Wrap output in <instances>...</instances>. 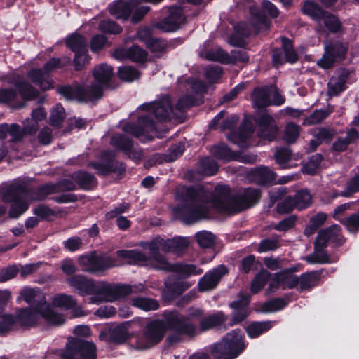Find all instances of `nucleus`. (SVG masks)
<instances>
[{
    "label": "nucleus",
    "instance_id": "f257e3e1",
    "mask_svg": "<svg viewBox=\"0 0 359 359\" xmlns=\"http://www.w3.org/2000/svg\"><path fill=\"white\" fill-rule=\"evenodd\" d=\"M194 104V99L191 96L181 97L176 106L173 108L170 105L168 95H164L152 102L144 103L139 107L143 112L140 115L137 124L127 123L123 127L126 133L134 137H142V140H150L153 137L155 130V122L151 115L155 116L157 119L165 120L170 118H177L186 108Z\"/></svg>",
    "mask_w": 359,
    "mask_h": 359
},
{
    "label": "nucleus",
    "instance_id": "f03ea898",
    "mask_svg": "<svg viewBox=\"0 0 359 359\" xmlns=\"http://www.w3.org/2000/svg\"><path fill=\"white\" fill-rule=\"evenodd\" d=\"M201 314L198 309L191 310L185 318L177 311H165L163 313L165 322L154 320L147 325L144 333L137 339L135 348L139 350L147 349L159 343L166 330H172L181 334H195L196 327L189 320L191 317Z\"/></svg>",
    "mask_w": 359,
    "mask_h": 359
},
{
    "label": "nucleus",
    "instance_id": "7ed1b4c3",
    "mask_svg": "<svg viewBox=\"0 0 359 359\" xmlns=\"http://www.w3.org/2000/svg\"><path fill=\"white\" fill-rule=\"evenodd\" d=\"M25 301L30 308L18 310V318L24 326H32L37 324L41 318L53 325L64 323L62 315L53 311L46 302L43 292L39 289L24 287L20 292L17 302Z\"/></svg>",
    "mask_w": 359,
    "mask_h": 359
},
{
    "label": "nucleus",
    "instance_id": "20e7f679",
    "mask_svg": "<svg viewBox=\"0 0 359 359\" xmlns=\"http://www.w3.org/2000/svg\"><path fill=\"white\" fill-rule=\"evenodd\" d=\"M95 82L87 88L79 86H64L57 92L67 100H77L79 102H95L102 97L104 90L109 86L114 76L111 66L102 63L95 66L92 72Z\"/></svg>",
    "mask_w": 359,
    "mask_h": 359
},
{
    "label": "nucleus",
    "instance_id": "39448f33",
    "mask_svg": "<svg viewBox=\"0 0 359 359\" xmlns=\"http://www.w3.org/2000/svg\"><path fill=\"white\" fill-rule=\"evenodd\" d=\"M27 190L24 187L11 184L1 187L0 196L3 201L12 203L9 215L12 218H18L27 209L30 202L42 200L46 195L55 190L53 185L47 184L36 189Z\"/></svg>",
    "mask_w": 359,
    "mask_h": 359
},
{
    "label": "nucleus",
    "instance_id": "423d86ee",
    "mask_svg": "<svg viewBox=\"0 0 359 359\" xmlns=\"http://www.w3.org/2000/svg\"><path fill=\"white\" fill-rule=\"evenodd\" d=\"M259 198L257 189L248 188L233 198L229 196V188L220 186L215 189L212 204L219 211L234 213L254 205Z\"/></svg>",
    "mask_w": 359,
    "mask_h": 359
},
{
    "label": "nucleus",
    "instance_id": "0eeeda50",
    "mask_svg": "<svg viewBox=\"0 0 359 359\" xmlns=\"http://www.w3.org/2000/svg\"><path fill=\"white\" fill-rule=\"evenodd\" d=\"M185 201L175 208L176 215L185 223L191 224L206 217L209 208L201 191L187 190Z\"/></svg>",
    "mask_w": 359,
    "mask_h": 359
},
{
    "label": "nucleus",
    "instance_id": "6e6552de",
    "mask_svg": "<svg viewBox=\"0 0 359 359\" xmlns=\"http://www.w3.org/2000/svg\"><path fill=\"white\" fill-rule=\"evenodd\" d=\"M144 289L141 286L137 289L136 286L128 285H116L104 282H97L94 294L90 297L91 303L100 304L102 302H113L133 292H137Z\"/></svg>",
    "mask_w": 359,
    "mask_h": 359
},
{
    "label": "nucleus",
    "instance_id": "1a4fd4ad",
    "mask_svg": "<svg viewBox=\"0 0 359 359\" xmlns=\"http://www.w3.org/2000/svg\"><path fill=\"white\" fill-rule=\"evenodd\" d=\"M71 62L69 57L62 58H52L47 62L43 69H33L28 74V78L43 91L49 90L54 88L53 80L50 76V73L58 68H61Z\"/></svg>",
    "mask_w": 359,
    "mask_h": 359
},
{
    "label": "nucleus",
    "instance_id": "9d476101",
    "mask_svg": "<svg viewBox=\"0 0 359 359\" xmlns=\"http://www.w3.org/2000/svg\"><path fill=\"white\" fill-rule=\"evenodd\" d=\"M244 348L243 334L240 330H234L215 345L213 354L218 359H234Z\"/></svg>",
    "mask_w": 359,
    "mask_h": 359
},
{
    "label": "nucleus",
    "instance_id": "9b49d317",
    "mask_svg": "<svg viewBox=\"0 0 359 359\" xmlns=\"http://www.w3.org/2000/svg\"><path fill=\"white\" fill-rule=\"evenodd\" d=\"M140 245L144 249L149 250V257H147L142 252L137 250H118L116 254L119 257L126 259L129 264L148 266L155 269V267L151 264V259L156 257H163L158 253V250H161L160 237L155 238L150 242H141ZM156 269H157L156 268Z\"/></svg>",
    "mask_w": 359,
    "mask_h": 359
},
{
    "label": "nucleus",
    "instance_id": "f8f14e48",
    "mask_svg": "<svg viewBox=\"0 0 359 359\" xmlns=\"http://www.w3.org/2000/svg\"><path fill=\"white\" fill-rule=\"evenodd\" d=\"M62 359H96L95 345L79 338H70Z\"/></svg>",
    "mask_w": 359,
    "mask_h": 359
},
{
    "label": "nucleus",
    "instance_id": "ddd939ff",
    "mask_svg": "<svg viewBox=\"0 0 359 359\" xmlns=\"http://www.w3.org/2000/svg\"><path fill=\"white\" fill-rule=\"evenodd\" d=\"M348 49V44L346 42L334 41L325 43L324 53L317 65L323 69H330L345 58Z\"/></svg>",
    "mask_w": 359,
    "mask_h": 359
},
{
    "label": "nucleus",
    "instance_id": "4468645a",
    "mask_svg": "<svg viewBox=\"0 0 359 359\" xmlns=\"http://www.w3.org/2000/svg\"><path fill=\"white\" fill-rule=\"evenodd\" d=\"M79 264L86 272L97 273L116 266L115 260L109 256H97L95 253L79 257Z\"/></svg>",
    "mask_w": 359,
    "mask_h": 359
},
{
    "label": "nucleus",
    "instance_id": "2eb2a0df",
    "mask_svg": "<svg viewBox=\"0 0 359 359\" xmlns=\"http://www.w3.org/2000/svg\"><path fill=\"white\" fill-rule=\"evenodd\" d=\"M252 99L253 104L257 108L265 107L268 105H280L285 99L279 94L276 87L271 86L264 88H255Z\"/></svg>",
    "mask_w": 359,
    "mask_h": 359
},
{
    "label": "nucleus",
    "instance_id": "dca6fc26",
    "mask_svg": "<svg viewBox=\"0 0 359 359\" xmlns=\"http://www.w3.org/2000/svg\"><path fill=\"white\" fill-rule=\"evenodd\" d=\"M151 260V264L157 269L174 271L183 277L199 275L203 273L201 269L194 264L182 263L171 264L167 262L165 257H156Z\"/></svg>",
    "mask_w": 359,
    "mask_h": 359
},
{
    "label": "nucleus",
    "instance_id": "f3484780",
    "mask_svg": "<svg viewBox=\"0 0 359 359\" xmlns=\"http://www.w3.org/2000/svg\"><path fill=\"white\" fill-rule=\"evenodd\" d=\"M297 271V267L293 266L276 273L269 283L271 291L273 292L274 289L278 287L287 290L292 289L297 286L299 279L294 274Z\"/></svg>",
    "mask_w": 359,
    "mask_h": 359
},
{
    "label": "nucleus",
    "instance_id": "a211bd4d",
    "mask_svg": "<svg viewBox=\"0 0 359 359\" xmlns=\"http://www.w3.org/2000/svg\"><path fill=\"white\" fill-rule=\"evenodd\" d=\"M211 153L216 158L224 161L236 160L245 163H252L256 161L257 156L255 154L247 153H233L225 145L215 146L211 149Z\"/></svg>",
    "mask_w": 359,
    "mask_h": 359
},
{
    "label": "nucleus",
    "instance_id": "6ab92c4d",
    "mask_svg": "<svg viewBox=\"0 0 359 359\" xmlns=\"http://www.w3.org/2000/svg\"><path fill=\"white\" fill-rule=\"evenodd\" d=\"M69 286L81 296L94 294L97 282L82 275L72 276L66 279Z\"/></svg>",
    "mask_w": 359,
    "mask_h": 359
},
{
    "label": "nucleus",
    "instance_id": "aec40b11",
    "mask_svg": "<svg viewBox=\"0 0 359 359\" xmlns=\"http://www.w3.org/2000/svg\"><path fill=\"white\" fill-rule=\"evenodd\" d=\"M228 273L224 265H219L212 271L207 272L199 280L198 286L201 292L214 290L222 278Z\"/></svg>",
    "mask_w": 359,
    "mask_h": 359
},
{
    "label": "nucleus",
    "instance_id": "412c9836",
    "mask_svg": "<svg viewBox=\"0 0 359 359\" xmlns=\"http://www.w3.org/2000/svg\"><path fill=\"white\" fill-rule=\"evenodd\" d=\"M111 144L125 152L128 157L135 162L140 161L143 156L142 151L137 147H133L130 140L124 135H116L112 137Z\"/></svg>",
    "mask_w": 359,
    "mask_h": 359
},
{
    "label": "nucleus",
    "instance_id": "4be33fe9",
    "mask_svg": "<svg viewBox=\"0 0 359 359\" xmlns=\"http://www.w3.org/2000/svg\"><path fill=\"white\" fill-rule=\"evenodd\" d=\"M256 123L259 126L257 132L259 137L269 141L275 140L278 128L270 115L263 112L257 117Z\"/></svg>",
    "mask_w": 359,
    "mask_h": 359
},
{
    "label": "nucleus",
    "instance_id": "5701e85b",
    "mask_svg": "<svg viewBox=\"0 0 359 359\" xmlns=\"http://www.w3.org/2000/svg\"><path fill=\"white\" fill-rule=\"evenodd\" d=\"M168 16L156 25V27L163 32H169L177 30L184 20V16L179 7H170Z\"/></svg>",
    "mask_w": 359,
    "mask_h": 359
},
{
    "label": "nucleus",
    "instance_id": "b1692460",
    "mask_svg": "<svg viewBox=\"0 0 359 359\" xmlns=\"http://www.w3.org/2000/svg\"><path fill=\"white\" fill-rule=\"evenodd\" d=\"M316 248H324L328 243H334L341 244L344 242V238L341 236V228L334 224L329 228L320 231L316 238Z\"/></svg>",
    "mask_w": 359,
    "mask_h": 359
},
{
    "label": "nucleus",
    "instance_id": "393cba45",
    "mask_svg": "<svg viewBox=\"0 0 359 359\" xmlns=\"http://www.w3.org/2000/svg\"><path fill=\"white\" fill-rule=\"evenodd\" d=\"M194 309H191L189 310V313H190V311ZM198 309L199 310V309ZM200 311H201L200 315H198L197 316H194V317H191L189 320L196 327V328L197 330V332H196V334H195V335L199 334L201 332H205L208 330L212 329L215 327L220 325L222 323H224L226 320V318H225L224 315L222 312H217L216 313L209 315V316L201 319L200 323H199V328H197L196 325L193 323V320L194 318H196L202 315L203 312L201 309H200ZM189 314V313H188L187 316H184L185 318H188ZM189 335L194 336V334H189Z\"/></svg>",
    "mask_w": 359,
    "mask_h": 359
},
{
    "label": "nucleus",
    "instance_id": "a878e982",
    "mask_svg": "<svg viewBox=\"0 0 359 359\" xmlns=\"http://www.w3.org/2000/svg\"><path fill=\"white\" fill-rule=\"evenodd\" d=\"M283 51L275 50L273 53V60L276 65L285 62L294 63L297 60V55L293 48L292 42L286 38H282Z\"/></svg>",
    "mask_w": 359,
    "mask_h": 359
},
{
    "label": "nucleus",
    "instance_id": "bb28decb",
    "mask_svg": "<svg viewBox=\"0 0 359 359\" xmlns=\"http://www.w3.org/2000/svg\"><path fill=\"white\" fill-rule=\"evenodd\" d=\"M6 82L14 85L21 96L25 100H34L38 97L39 90L33 87L27 81L20 78L19 76L13 74L12 76L6 78Z\"/></svg>",
    "mask_w": 359,
    "mask_h": 359
},
{
    "label": "nucleus",
    "instance_id": "cd10ccee",
    "mask_svg": "<svg viewBox=\"0 0 359 359\" xmlns=\"http://www.w3.org/2000/svg\"><path fill=\"white\" fill-rule=\"evenodd\" d=\"M138 4L137 0H132L128 4L123 2L122 0H117L109 6V10L110 14L116 18L126 20L130 16L132 9Z\"/></svg>",
    "mask_w": 359,
    "mask_h": 359
},
{
    "label": "nucleus",
    "instance_id": "c85d7f7f",
    "mask_svg": "<svg viewBox=\"0 0 359 359\" xmlns=\"http://www.w3.org/2000/svg\"><path fill=\"white\" fill-rule=\"evenodd\" d=\"M118 60L129 59L135 62H143L147 58V53L139 46H133L130 48H118L114 53Z\"/></svg>",
    "mask_w": 359,
    "mask_h": 359
},
{
    "label": "nucleus",
    "instance_id": "c756f323",
    "mask_svg": "<svg viewBox=\"0 0 359 359\" xmlns=\"http://www.w3.org/2000/svg\"><path fill=\"white\" fill-rule=\"evenodd\" d=\"M250 302L249 295H241L240 299L231 303V307L235 309V313L231 319V325L243 321L249 314L248 305Z\"/></svg>",
    "mask_w": 359,
    "mask_h": 359
},
{
    "label": "nucleus",
    "instance_id": "7c9ffc66",
    "mask_svg": "<svg viewBox=\"0 0 359 359\" xmlns=\"http://www.w3.org/2000/svg\"><path fill=\"white\" fill-rule=\"evenodd\" d=\"M252 180L257 183L264 184L275 180V172L267 167H259L252 170Z\"/></svg>",
    "mask_w": 359,
    "mask_h": 359
},
{
    "label": "nucleus",
    "instance_id": "2f4dec72",
    "mask_svg": "<svg viewBox=\"0 0 359 359\" xmlns=\"http://www.w3.org/2000/svg\"><path fill=\"white\" fill-rule=\"evenodd\" d=\"M302 11L305 15H309L311 19L321 25V18L323 17L325 11L319 5L313 1H307L302 7Z\"/></svg>",
    "mask_w": 359,
    "mask_h": 359
},
{
    "label": "nucleus",
    "instance_id": "473e14b6",
    "mask_svg": "<svg viewBox=\"0 0 359 359\" xmlns=\"http://www.w3.org/2000/svg\"><path fill=\"white\" fill-rule=\"evenodd\" d=\"M201 57L205 58L208 60L217 61L225 62L228 60L229 56L222 49L216 47L208 50L205 48H201L199 51Z\"/></svg>",
    "mask_w": 359,
    "mask_h": 359
},
{
    "label": "nucleus",
    "instance_id": "72a5a7b5",
    "mask_svg": "<svg viewBox=\"0 0 359 359\" xmlns=\"http://www.w3.org/2000/svg\"><path fill=\"white\" fill-rule=\"evenodd\" d=\"M250 34V31L245 23L241 22L235 27V33L229 38V43L233 46H243L244 39Z\"/></svg>",
    "mask_w": 359,
    "mask_h": 359
},
{
    "label": "nucleus",
    "instance_id": "f704fd0d",
    "mask_svg": "<svg viewBox=\"0 0 359 359\" xmlns=\"http://www.w3.org/2000/svg\"><path fill=\"white\" fill-rule=\"evenodd\" d=\"M66 46L74 53L87 48V40L81 35L74 33L66 39Z\"/></svg>",
    "mask_w": 359,
    "mask_h": 359
},
{
    "label": "nucleus",
    "instance_id": "c9c22d12",
    "mask_svg": "<svg viewBox=\"0 0 359 359\" xmlns=\"http://www.w3.org/2000/svg\"><path fill=\"white\" fill-rule=\"evenodd\" d=\"M272 326L271 321L254 322L246 327V332L250 338H255L269 330Z\"/></svg>",
    "mask_w": 359,
    "mask_h": 359
},
{
    "label": "nucleus",
    "instance_id": "e433bc0d",
    "mask_svg": "<svg viewBox=\"0 0 359 359\" xmlns=\"http://www.w3.org/2000/svg\"><path fill=\"white\" fill-rule=\"evenodd\" d=\"M358 137V133L355 129H351L347 132L345 138H339L333 143V149L337 151H344L348 145L355 142Z\"/></svg>",
    "mask_w": 359,
    "mask_h": 359
},
{
    "label": "nucleus",
    "instance_id": "4c0bfd02",
    "mask_svg": "<svg viewBox=\"0 0 359 359\" xmlns=\"http://www.w3.org/2000/svg\"><path fill=\"white\" fill-rule=\"evenodd\" d=\"M128 323H123L117 325L111 330L110 338L116 343H122L128 339L130 337Z\"/></svg>",
    "mask_w": 359,
    "mask_h": 359
},
{
    "label": "nucleus",
    "instance_id": "58836bf2",
    "mask_svg": "<svg viewBox=\"0 0 359 359\" xmlns=\"http://www.w3.org/2000/svg\"><path fill=\"white\" fill-rule=\"evenodd\" d=\"M332 111V107L330 106L324 109L316 110L309 117L304 119L303 124L306 126L318 124L326 118Z\"/></svg>",
    "mask_w": 359,
    "mask_h": 359
},
{
    "label": "nucleus",
    "instance_id": "ea45409f",
    "mask_svg": "<svg viewBox=\"0 0 359 359\" xmlns=\"http://www.w3.org/2000/svg\"><path fill=\"white\" fill-rule=\"evenodd\" d=\"M52 304L56 307H60L65 309H70L76 306V299L71 295L59 294L55 295L53 297Z\"/></svg>",
    "mask_w": 359,
    "mask_h": 359
},
{
    "label": "nucleus",
    "instance_id": "a19ab883",
    "mask_svg": "<svg viewBox=\"0 0 359 359\" xmlns=\"http://www.w3.org/2000/svg\"><path fill=\"white\" fill-rule=\"evenodd\" d=\"M131 302L134 306L146 311L156 310L159 306L156 300L147 297H137L132 299Z\"/></svg>",
    "mask_w": 359,
    "mask_h": 359
},
{
    "label": "nucleus",
    "instance_id": "79ce46f5",
    "mask_svg": "<svg viewBox=\"0 0 359 359\" xmlns=\"http://www.w3.org/2000/svg\"><path fill=\"white\" fill-rule=\"evenodd\" d=\"M138 38L140 40L146 41L147 46L152 50L156 51L162 50L163 44L158 39L150 38V30L149 29H143L138 32Z\"/></svg>",
    "mask_w": 359,
    "mask_h": 359
},
{
    "label": "nucleus",
    "instance_id": "37998d69",
    "mask_svg": "<svg viewBox=\"0 0 359 359\" xmlns=\"http://www.w3.org/2000/svg\"><path fill=\"white\" fill-rule=\"evenodd\" d=\"M270 276L271 273L268 271L261 270L251 283V292L254 294L259 292L266 285Z\"/></svg>",
    "mask_w": 359,
    "mask_h": 359
},
{
    "label": "nucleus",
    "instance_id": "c03bdc74",
    "mask_svg": "<svg viewBox=\"0 0 359 359\" xmlns=\"http://www.w3.org/2000/svg\"><path fill=\"white\" fill-rule=\"evenodd\" d=\"M299 283L302 290H308L318 284L320 274L318 272H311L302 274Z\"/></svg>",
    "mask_w": 359,
    "mask_h": 359
},
{
    "label": "nucleus",
    "instance_id": "a18cd8bd",
    "mask_svg": "<svg viewBox=\"0 0 359 359\" xmlns=\"http://www.w3.org/2000/svg\"><path fill=\"white\" fill-rule=\"evenodd\" d=\"M198 245L203 248H212L215 243V236L207 231H199L195 235Z\"/></svg>",
    "mask_w": 359,
    "mask_h": 359
},
{
    "label": "nucleus",
    "instance_id": "49530a36",
    "mask_svg": "<svg viewBox=\"0 0 359 359\" xmlns=\"http://www.w3.org/2000/svg\"><path fill=\"white\" fill-rule=\"evenodd\" d=\"M295 208L299 210H303L308 208L312 203V196L311 193L306 190H301L295 195Z\"/></svg>",
    "mask_w": 359,
    "mask_h": 359
},
{
    "label": "nucleus",
    "instance_id": "de8ad7c7",
    "mask_svg": "<svg viewBox=\"0 0 359 359\" xmlns=\"http://www.w3.org/2000/svg\"><path fill=\"white\" fill-rule=\"evenodd\" d=\"M323 25L329 31L332 32H338L341 28V23L336 16L329 13L325 12L321 18V26Z\"/></svg>",
    "mask_w": 359,
    "mask_h": 359
},
{
    "label": "nucleus",
    "instance_id": "09e8293b",
    "mask_svg": "<svg viewBox=\"0 0 359 359\" xmlns=\"http://www.w3.org/2000/svg\"><path fill=\"white\" fill-rule=\"evenodd\" d=\"M17 321L20 323L18 315L16 318H14L12 315L4 313V311H0V333H5L11 330Z\"/></svg>",
    "mask_w": 359,
    "mask_h": 359
},
{
    "label": "nucleus",
    "instance_id": "8fccbe9b",
    "mask_svg": "<svg viewBox=\"0 0 359 359\" xmlns=\"http://www.w3.org/2000/svg\"><path fill=\"white\" fill-rule=\"evenodd\" d=\"M74 180L83 189H89L94 182L93 175L86 172H77L73 175Z\"/></svg>",
    "mask_w": 359,
    "mask_h": 359
},
{
    "label": "nucleus",
    "instance_id": "3c124183",
    "mask_svg": "<svg viewBox=\"0 0 359 359\" xmlns=\"http://www.w3.org/2000/svg\"><path fill=\"white\" fill-rule=\"evenodd\" d=\"M323 157L320 154H316L312 156L309 162L302 167V172L308 175H313L320 167Z\"/></svg>",
    "mask_w": 359,
    "mask_h": 359
},
{
    "label": "nucleus",
    "instance_id": "603ef678",
    "mask_svg": "<svg viewBox=\"0 0 359 359\" xmlns=\"http://www.w3.org/2000/svg\"><path fill=\"white\" fill-rule=\"evenodd\" d=\"M118 76L122 80L131 82L140 77V72L133 67L124 66L119 68Z\"/></svg>",
    "mask_w": 359,
    "mask_h": 359
},
{
    "label": "nucleus",
    "instance_id": "864d4df0",
    "mask_svg": "<svg viewBox=\"0 0 359 359\" xmlns=\"http://www.w3.org/2000/svg\"><path fill=\"white\" fill-rule=\"evenodd\" d=\"M74 66L76 70H81L86 65H88L90 57L88 54V49L74 53Z\"/></svg>",
    "mask_w": 359,
    "mask_h": 359
},
{
    "label": "nucleus",
    "instance_id": "5fc2aeb1",
    "mask_svg": "<svg viewBox=\"0 0 359 359\" xmlns=\"http://www.w3.org/2000/svg\"><path fill=\"white\" fill-rule=\"evenodd\" d=\"M218 167L215 161L206 157L201 161V172L205 175H213L217 171Z\"/></svg>",
    "mask_w": 359,
    "mask_h": 359
},
{
    "label": "nucleus",
    "instance_id": "6e6d98bb",
    "mask_svg": "<svg viewBox=\"0 0 359 359\" xmlns=\"http://www.w3.org/2000/svg\"><path fill=\"white\" fill-rule=\"evenodd\" d=\"M345 82L340 77L333 76L328 83V93L330 95H337L344 90Z\"/></svg>",
    "mask_w": 359,
    "mask_h": 359
},
{
    "label": "nucleus",
    "instance_id": "4d7b16f0",
    "mask_svg": "<svg viewBox=\"0 0 359 359\" xmlns=\"http://www.w3.org/2000/svg\"><path fill=\"white\" fill-rule=\"evenodd\" d=\"M323 248H316V243L315 244V252L306 257V260L310 264H324L329 262L328 257L327 254H325L323 251Z\"/></svg>",
    "mask_w": 359,
    "mask_h": 359
},
{
    "label": "nucleus",
    "instance_id": "13d9d810",
    "mask_svg": "<svg viewBox=\"0 0 359 359\" xmlns=\"http://www.w3.org/2000/svg\"><path fill=\"white\" fill-rule=\"evenodd\" d=\"M299 126L297 124L290 123L285 127L284 139L288 143H293L299 135Z\"/></svg>",
    "mask_w": 359,
    "mask_h": 359
},
{
    "label": "nucleus",
    "instance_id": "bf43d9fd",
    "mask_svg": "<svg viewBox=\"0 0 359 359\" xmlns=\"http://www.w3.org/2000/svg\"><path fill=\"white\" fill-rule=\"evenodd\" d=\"M291 151L288 148H280L275 154V159L280 166L285 168L287 167L286 164L291 158Z\"/></svg>",
    "mask_w": 359,
    "mask_h": 359
},
{
    "label": "nucleus",
    "instance_id": "052dcab7",
    "mask_svg": "<svg viewBox=\"0 0 359 359\" xmlns=\"http://www.w3.org/2000/svg\"><path fill=\"white\" fill-rule=\"evenodd\" d=\"M65 117V109L60 104H57L53 109L50 116V123L53 126H60Z\"/></svg>",
    "mask_w": 359,
    "mask_h": 359
},
{
    "label": "nucleus",
    "instance_id": "680f3d73",
    "mask_svg": "<svg viewBox=\"0 0 359 359\" xmlns=\"http://www.w3.org/2000/svg\"><path fill=\"white\" fill-rule=\"evenodd\" d=\"M285 302L282 299H275L269 302H265L262 305V311L264 312H275L285 307Z\"/></svg>",
    "mask_w": 359,
    "mask_h": 359
},
{
    "label": "nucleus",
    "instance_id": "e2e57ef3",
    "mask_svg": "<svg viewBox=\"0 0 359 359\" xmlns=\"http://www.w3.org/2000/svg\"><path fill=\"white\" fill-rule=\"evenodd\" d=\"M99 29L102 32L116 34L122 31V28L116 23L110 20H102L99 25Z\"/></svg>",
    "mask_w": 359,
    "mask_h": 359
},
{
    "label": "nucleus",
    "instance_id": "0e129e2a",
    "mask_svg": "<svg viewBox=\"0 0 359 359\" xmlns=\"http://www.w3.org/2000/svg\"><path fill=\"white\" fill-rule=\"evenodd\" d=\"M279 246L278 240L276 238H266L262 240L258 247V252H265L270 250H274Z\"/></svg>",
    "mask_w": 359,
    "mask_h": 359
},
{
    "label": "nucleus",
    "instance_id": "69168bd1",
    "mask_svg": "<svg viewBox=\"0 0 359 359\" xmlns=\"http://www.w3.org/2000/svg\"><path fill=\"white\" fill-rule=\"evenodd\" d=\"M341 222L350 232L355 233L359 230V213L353 214Z\"/></svg>",
    "mask_w": 359,
    "mask_h": 359
},
{
    "label": "nucleus",
    "instance_id": "338daca9",
    "mask_svg": "<svg viewBox=\"0 0 359 359\" xmlns=\"http://www.w3.org/2000/svg\"><path fill=\"white\" fill-rule=\"evenodd\" d=\"M295 207V200L287 196L281 202L278 203L277 210L279 213L283 214L291 211Z\"/></svg>",
    "mask_w": 359,
    "mask_h": 359
},
{
    "label": "nucleus",
    "instance_id": "774afa93",
    "mask_svg": "<svg viewBox=\"0 0 359 359\" xmlns=\"http://www.w3.org/2000/svg\"><path fill=\"white\" fill-rule=\"evenodd\" d=\"M265 266L271 271L280 269L284 266V260L273 257H267L264 259Z\"/></svg>",
    "mask_w": 359,
    "mask_h": 359
}]
</instances>
